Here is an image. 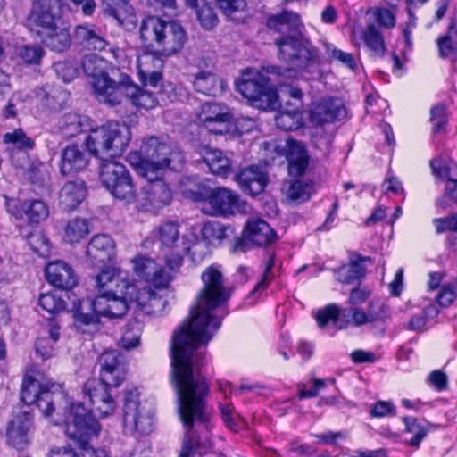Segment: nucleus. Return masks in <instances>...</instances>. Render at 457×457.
I'll use <instances>...</instances> for the list:
<instances>
[{"mask_svg": "<svg viewBox=\"0 0 457 457\" xmlns=\"http://www.w3.org/2000/svg\"><path fill=\"white\" fill-rule=\"evenodd\" d=\"M269 29L282 32L284 30H298L303 27L301 17L298 13L283 10L278 14L270 15L267 20Z\"/></svg>", "mask_w": 457, "mask_h": 457, "instance_id": "38", "label": "nucleus"}, {"mask_svg": "<svg viewBox=\"0 0 457 457\" xmlns=\"http://www.w3.org/2000/svg\"><path fill=\"white\" fill-rule=\"evenodd\" d=\"M99 177L102 184L114 197L126 204H133L136 188L131 175L115 157L99 162Z\"/></svg>", "mask_w": 457, "mask_h": 457, "instance_id": "11", "label": "nucleus"}, {"mask_svg": "<svg viewBox=\"0 0 457 457\" xmlns=\"http://www.w3.org/2000/svg\"><path fill=\"white\" fill-rule=\"evenodd\" d=\"M132 0H104L106 12L113 16L120 23L133 15Z\"/></svg>", "mask_w": 457, "mask_h": 457, "instance_id": "47", "label": "nucleus"}, {"mask_svg": "<svg viewBox=\"0 0 457 457\" xmlns=\"http://www.w3.org/2000/svg\"><path fill=\"white\" fill-rule=\"evenodd\" d=\"M197 16L201 25L206 29H211L217 24V16L210 6H203L197 11Z\"/></svg>", "mask_w": 457, "mask_h": 457, "instance_id": "62", "label": "nucleus"}, {"mask_svg": "<svg viewBox=\"0 0 457 457\" xmlns=\"http://www.w3.org/2000/svg\"><path fill=\"white\" fill-rule=\"evenodd\" d=\"M434 175L445 179V196L457 204V163L446 155L430 161Z\"/></svg>", "mask_w": 457, "mask_h": 457, "instance_id": "23", "label": "nucleus"}, {"mask_svg": "<svg viewBox=\"0 0 457 457\" xmlns=\"http://www.w3.org/2000/svg\"><path fill=\"white\" fill-rule=\"evenodd\" d=\"M282 191L291 201H307L312 194V187L300 180L284 183Z\"/></svg>", "mask_w": 457, "mask_h": 457, "instance_id": "44", "label": "nucleus"}, {"mask_svg": "<svg viewBox=\"0 0 457 457\" xmlns=\"http://www.w3.org/2000/svg\"><path fill=\"white\" fill-rule=\"evenodd\" d=\"M74 39L84 48L104 51L109 46L101 30L93 24L78 25L74 29Z\"/></svg>", "mask_w": 457, "mask_h": 457, "instance_id": "29", "label": "nucleus"}, {"mask_svg": "<svg viewBox=\"0 0 457 457\" xmlns=\"http://www.w3.org/2000/svg\"><path fill=\"white\" fill-rule=\"evenodd\" d=\"M142 324L139 320H133L127 324L126 330L120 338L123 348L129 350L139 344Z\"/></svg>", "mask_w": 457, "mask_h": 457, "instance_id": "50", "label": "nucleus"}, {"mask_svg": "<svg viewBox=\"0 0 457 457\" xmlns=\"http://www.w3.org/2000/svg\"><path fill=\"white\" fill-rule=\"evenodd\" d=\"M130 140L129 128L119 122L91 129L85 145L89 154L100 161L121 155Z\"/></svg>", "mask_w": 457, "mask_h": 457, "instance_id": "8", "label": "nucleus"}, {"mask_svg": "<svg viewBox=\"0 0 457 457\" xmlns=\"http://www.w3.org/2000/svg\"><path fill=\"white\" fill-rule=\"evenodd\" d=\"M129 162L146 180L162 178L165 170H179L184 163L183 154L155 137L142 141L137 152L129 154Z\"/></svg>", "mask_w": 457, "mask_h": 457, "instance_id": "4", "label": "nucleus"}, {"mask_svg": "<svg viewBox=\"0 0 457 457\" xmlns=\"http://www.w3.org/2000/svg\"><path fill=\"white\" fill-rule=\"evenodd\" d=\"M115 255V243L106 234L95 235L89 241L87 257L93 265L104 264L112 260Z\"/></svg>", "mask_w": 457, "mask_h": 457, "instance_id": "25", "label": "nucleus"}, {"mask_svg": "<svg viewBox=\"0 0 457 457\" xmlns=\"http://www.w3.org/2000/svg\"><path fill=\"white\" fill-rule=\"evenodd\" d=\"M236 87L250 104L257 109L276 110L279 106L278 93L270 85V79L260 71L245 70Z\"/></svg>", "mask_w": 457, "mask_h": 457, "instance_id": "10", "label": "nucleus"}, {"mask_svg": "<svg viewBox=\"0 0 457 457\" xmlns=\"http://www.w3.org/2000/svg\"><path fill=\"white\" fill-rule=\"evenodd\" d=\"M217 3L224 14L237 21L241 20L237 14L244 12L246 7L245 0H217Z\"/></svg>", "mask_w": 457, "mask_h": 457, "instance_id": "54", "label": "nucleus"}, {"mask_svg": "<svg viewBox=\"0 0 457 457\" xmlns=\"http://www.w3.org/2000/svg\"><path fill=\"white\" fill-rule=\"evenodd\" d=\"M275 123L282 130H295L303 125V112L298 107L285 108L275 116Z\"/></svg>", "mask_w": 457, "mask_h": 457, "instance_id": "40", "label": "nucleus"}, {"mask_svg": "<svg viewBox=\"0 0 457 457\" xmlns=\"http://www.w3.org/2000/svg\"><path fill=\"white\" fill-rule=\"evenodd\" d=\"M4 142L21 151L32 150L35 146L34 139L27 136L22 129H15L12 132L4 134Z\"/></svg>", "mask_w": 457, "mask_h": 457, "instance_id": "48", "label": "nucleus"}, {"mask_svg": "<svg viewBox=\"0 0 457 457\" xmlns=\"http://www.w3.org/2000/svg\"><path fill=\"white\" fill-rule=\"evenodd\" d=\"M363 40L375 56H382L386 52V45L381 32L374 24H369L363 32Z\"/></svg>", "mask_w": 457, "mask_h": 457, "instance_id": "43", "label": "nucleus"}, {"mask_svg": "<svg viewBox=\"0 0 457 457\" xmlns=\"http://www.w3.org/2000/svg\"><path fill=\"white\" fill-rule=\"evenodd\" d=\"M370 261V257H363L358 253H352L350 254L349 263L335 270L337 275V279L343 284H351L355 280L364 278L366 268L363 262Z\"/></svg>", "mask_w": 457, "mask_h": 457, "instance_id": "33", "label": "nucleus"}, {"mask_svg": "<svg viewBox=\"0 0 457 457\" xmlns=\"http://www.w3.org/2000/svg\"><path fill=\"white\" fill-rule=\"evenodd\" d=\"M89 162V154L83 145H70L62 153L61 172L63 175L84 170Z\"/></svg>", "mask_w": 457, "mask_h": 457, "instance_id": "28", "label": "nucleus"}, {"mask_svg": "<svg viewBox=\"0 0 457 457\" xmlns=\"http://www.w3.org/2000/svg\"><path fill=\"white\" fill-rule=\"evenodd\" d=\"M81 67L85 74L92 79L94 94L99 102L108 104L120 96V80L110 77L114 69L104 58L96 54H87L82 58Z\"/></svg>", "mask_w": 457, "mask_h": 457, "instance_id": "9", "label": "nucleus"}, {"mask_svg": "<svg viewBox=\"0 0 457 457\" xmlns=\"http://www.w3.org/2000/svg\"><path fill=\"white\" fill-rule=\"evenodd\" d=\"M324 46L326 54L331 61H337L351 71L357 69V62L353 54L338 49L329 43H325Z\"/></svg>", "mask_w": 457, "mask_h": 457, "instance_id": "49", "label": "nucleus"}, {"mask_svg": "<svg viewBox=\"0 0 457 457\" xmlns=\"http://www.w3.org/2000/svg\"><path fill=\"white\" fill-rule=\"evenodd\" d=\"M6 210L17 219L27 218L31 223H39L49 214L47 205L41 200L21 202L16 198L6 200Z\"/></svg>", "mask_w": 457, "mask_h": 457, "instance_id": "20", "label": "nucleus"}, {"mask_svg": "<svg viewBox=\"0 0 457 457\" xmlns=\"http://www.w3.org/2000/svg\"><path fill=\"white\" fill-rule=\"evenodd\" d=\"M439 55L442 58H457V42H453L450 35L437 39Z\"/></svg>", "mask_w": 457, "mask_h": 457, "instance_id": "60", "label": "nucleus"}, {"mask_svg": "<svg viewBox=\"0 0 457 457\" xmlns=\"http://www.w3.org/2000/svg\"><path fill=\"white\" fill-rule=\"evenodd\" d=\"M88 127L87 118L73 112L64 114L59 120V129L67 138L86 131Z\"/></svg>", "mask_w": 457, "mask_h": 457, "instance_id": "39", "label": "nucleus"}, {"mask_svg": "<svg viewBox=\"0 0 457 457\" xmlns=\"http://www.w3.org/2000/svg\"><path fill=\"white\" fill-rule=\"evenodd\" d=\"M153 235L159 241L161 246L174 247L179 240V224L174 221L164 222L154 230Z\"/></svg>", "mask_w": 457, "mask_h": 457, "instance_id": "41", "label": "nucleus"}, {"mask_svg": "<svg viewBox=\"0 0 457 457\" xmlns=\"http://www.w3.org/2000/svg\"><path fill=\"white\" fill-rule=\"evenodd\" d=\"M100 378L107 385L113 387L119 386L125 378L126 368L123 356L116 350H109L103 353L99 358Z\"/></svg>", "mask_w": 457, "mask_h": 457, "instance_id": "17", "label": "nucleus"}, {"mask_svg": "<svg viewBox=\"0 0 457 457\" xmlns=\"http://www.w3.org/2000/svg\"><path fill=\"white\" fill-rule=\"evenodd\" d=\"M202 156L213 174L226 178L231 172V162L220 150L205 148Z\"/></svg>", "mask_w": 457, "mask_h": 457, "instance_id": "37", "label": "nucleus"}, {"mask_svg": "<svg viewBox=\"0 0 457 457\" xmlns=\"http://www.w3.org/2000/svg\"><path fill=\"white\" fill-rule=\"evenodd\" d=\"M21 59L28 64L38 63L44 54L43 49L38 46H21L17 49Z\"/></svg>", "mask_w": 457, "mask_h": 457, "instance_id": "56", "label": "nucleus"}, {"mask_svg": "<svg viewBox=\"0 0 457 457\" xmlns=\"http://www.w3.org/2000/svg\"><path fill=\"white\" fill-rule=\"evenodd\" d=\"M87 195V187L82 179L66 182L59 195L60 204L65 211H71L79 206Z\"/></svg>", "mask_w": 457, "mask_h": 457, "instance_id": "32", "label": "nucleus"}, {"mask_svg": "<svg viewBox=\"0 0 457 457\" xmlns=\"http://www.w3.org/2000/svg\"><path fill=\"white\" fill-rule=\"evenodd\" d=\"M112 387L113 386L96 378L88 379L85 383L83 392L92 406L90 411L86 408L85 410L93 419L92 413L100 418H106L114 413L117 405L111 392ZM95 420L97 421L96 418Z\"/></svg>", "mask_w": 457, "mask_h": 457, "instance_id": "14", "label": "nucleus"}, {"mask_svg": "<svg viewBox=\"0 0 457 457\" xmlns=\"http://www.w3.org/2000/svg\"><path fill=\"white\" fill-rule=\"evenodd\" d=\"M54 425H63L64 432L75 446L71 445L53 449L49 457H109L104 449H94L89 442L97 437L102 428L98 421L85 410L83 403L71 405L69 412L54 419Z\"/></svg>", "mask_w": 457, "mask_h": 457, "instance_id": "2", "label": "nucleus"}, {"mask_svg": "<svg viewBox=\"0 0 457 457\" xmlns=\"http://www.w3.org/2000/svg\"><path fill=\"white\" fill-rule=\"evenodd\" d=\"M129 284L133 287L132 294H130L131 303L134 302L140 307H155L158 303L162 302L150 287H138L131 279H129Z\"/></svg>", "mask_w": 457, "mask_h": 457, "instance_id": "45", "label": "nucleus"}, {"mask_svg": "<svg viewBox=\"0 0 457 457\" xmlns=\"http://www.w3.org/2000/svg\"><path fill=\"white\" fill-rule=\"evenodd\" d=\"M198 119L205 129L216 135H223L230 130L231 114L227 105L215 102L202 104Z\"/></svg>", "mask_w": 457, "mask_h": 457, "instance_id": "16", "label": "nucleus"}, {"mask_svg": "<svg viewBox=\"0 0 457 457\" xmlns=\"http://www.w3.org/2000/svg\"><path fill=\"white\" fill-rule=\"evenodd\" d=\"M195 201L205 202L209 204L211 215L226 216L233 214L236 211L239 212H247L248 204L245 202H240L237 194L226 187L202 188L193 192Z\"/></svg>", "mask_w": 457, "mask_h": 457, "instance_id": "12", "label": "nucleus"}, {"mask_svg": "<svg viewBox=\"0 0 457 457\" xmlns=\"http://www.w3.org/2000/svg\"><path fill=\"white\" fill-rule=\"evenodd\" d=\"M339 310L335 304H329L317 312L315 319L320 328H324L329 321L336 322L338 319Z\"/></svg>", "mask_w": 457, "mask_h": 457, "instance_id": "58", "label": "nucleus"}, {"mask_svg": "<svg viewBox=\"0 0 457 457\" xmlns=\"http://www.w3.org/2000/svg\"><path fill=\"white\" fill-rule=\"evenodd\" d=\"M67 1L35 0L28 16L30 31L54 52L65 51L71 43L69 28L61 15V8Z\"/></svg>", "mask_w": 457, "mask_h": 457, "instance_id": "3", "label": "nucleus"}, {"mask_svg": "<svg viewBox=\"0 0 457 457\" xmlns=\"http://www.w3.org/2000/svg\"><path fill=\"white\" fill-rule=\"evenodd\" d=\"M38 303L42 309L52 314L59 312L68 307L69 304L61 296L54 293L41 294Z\"/></svg>", "mask_w": 457, "mask_h": 457, "instance_id": "52", "label": "nucleus"}, {"mask_svg": "<svg viewBox=\"0 0 457 457\" xmlns=\"http://www.w3.org/2000/svg\"><path fill=\"white\" fill-rule=\"evenodd\" d=\"M346 110L340 99L328 98L316 104L310 112V120L313 125L321 126L337 120H342Z\"/></svg>", "mask_w": 457, "mask_h": 457, "instance_id": "24", "label": "nucleus"}, {"mask_svg": "<svg viewBox=\"0 0 457 457\" xmlns=\"http://www.w3.org/2000/svg\"><path fill=\"white\" fill-rule=\"evenodd\" d=\"M430 120L433 123V132L439 133L447 123L445 107L443 104L436 105L430 110Z\"/></svg>", "mask_w": 457, "mask_h": 457, "instance_id": "59", "label": "nucleus"}, {"mask_svg": "<svg viewBox=\"0 0 457 457\" xmlns=\"http://www.w3.org/2000/svg\"><path fill=\"white\" fill-rule=\"evenodd\" d=\"M123 422L130 431L146 435L152 431L154 415L145 411L139 402V392L136 388L125 392L123 399Z\"/></svg>", "mask_w": 457, "mask_h": 457, "instance_id": "13", "label": "nucleus"}, {"mask_svg": "<svg viewBox=\"0 0 457 457\" xmlns=\"http://www.w3.org/2000/svg\"><path fill=\"white\" fill-rule=\"evenodd\" d=\"M436 225V232L441 234L446 230L453 233L457 232V213L453 214L451 217L439 218L434 220Z\"/></svg>", "mask_w": 457, "mask_h": 457, "instance_id": "64", "label": "nucleus"}, {"mask_svg": "<svg viewBox=\"0 0 457 457\" xmlns=\"http://www.w3.org/2000/svg\"><path fill=\"white\" fill-rule=\"evenodd\" d=\"M275 44L278 49V59L288 63L290 67L283 69L276 65H267L262 68L266 73L278 78H291L296 71L309 68L316 59L315 51L301 36H284L277 39Z\"/></svg>", "mask_w": 457, "mask_h": 457, "instance_id": "7", "label": "nucleus"}, {"mask_svg": "<svg viewBox=\"0 0 457 457\" xmlns=\"http://www.w3.org/2000/svg\"><path fill=\"white\" fill-rule=\"evenodd\" d=\"M88 232L87 220L82 218H74L67 222L64 228L63 239L71 245L76 244L84 238Z\"/></svg>", "mask_w": 457, "mask_h": 457, "instance_id": "42", "label": "nucleus"}, {"mask_svg": "<svg viewBox=\"0 0 457 457\" xmlns=\"http://www.w3.org/2000/svg\"><path fill=\"white\" fill-rule=\"evenodd\" d=\"M148 184L143 187L140 195H135L137 209L143 211H157L171 201V192L162 178L154 180H147Z\"/></svg>", "mask_w": 457, "mask_h": 457, "instance_id": "15", "label": "nucleus"}, {"mask_svg": "<svg viewBox=\"0 0 457 457\" xmlns=\"http://www.w3.org/2000/svg\"><path fill=\"white\" fill-rule=\"evenodd\" d=\"M374 15L379 26L385 29H392L395 26V15L393 11L386 8H378Z\"/></svg>", "mask_w": 457, "mask_h": 457, "instance_id": "61", "label": "nucleus"}, {"mask_svg": "<svg viewBox=\"0 0 457 457\" xmlns=\"http://www.w3.org/2000/svg\"><path fill=\"white\" fill-rule=\"evenodd\" d=\"M33 418L29 411L14 412L12 420L8 423L6 436L10 445L17 449H23L29 443V433L32 428Z\"/></svg>", "mask_w": 457, "mask_h": 457, "instance_id": "19", "label": "nucleus"}, {"mask_svg": "<svg viewBox=\"0 0 457 457\" xmlns=\"http://www.w3.org/2000/svg\"><path fill=\"white\" fill-rule=\"evenodd\" d=\"M201 278L204 287L191 310V317L174 332L170 345L171 381L178 395L179 413L187 428L180 454H192L197 450L199 443L195 438L193 424L208 420L205 398L209 387L199 370L204 356L199 349L220 328V320L212 312L229 297L222 274L216 268H207Z\"/></svg>", "mask_w": 457, "mask_h": 457, "instance_id": "1", "label": "nucleus"}, {"mask_svg": "<svg viewBox=\"0 0 457 457\" xmlns=\"http://www.w3.org/2000/svg\"><path fill=\"white\" fill-rule=\"evenodd\" d=\"M228 230L229 228H227L219 222H211L206 223L203 227L202 233L206 239H217L220 241L221 239L228 237Z\"/></svg>", "mask_w": 457, "mask_h": 457, "instance_id": "57", "label": "nucleus"}, {"mask_svg": "<svg viewBox=\"0 0 457 457\" xmlns=\"http://www.w3.org/2000/svg\"><path fill=\"white\" fill-rule=\"evenodd\" d=\"M21 400L27 405L36 404L46 416L54 419L69 412L70 407L79 402H70L62 386L54 382H42L37 378L27 375L21 389Z\"/></svg>", "mask_w": 457, "mask_h": 457, "instance_id": "6", "label": "nucleus"}, {"mask_svg": "<svg viewBox=\"0 0 457 457\" xmlns=\"http://www.w3.org/2000/svg\"><path fill=\"white\" fill-rule=\"evenodd\" d=\"M225 82L216 74L210 71H199L194 79L195 88L206 96H218L225 89Z\"/></svg>", "mask_w": 457, "mask_h": 457, "instance_id": "36", "label": "nucleus"}, {"mask_svg": "<svg viewBox=\"0 0 457 457\" xmlns=\"http://www.w3.org/2000/svg\"><path fill=\"white\" fill-rule=\"evenodd\" d=\"M53 69L58 78L65 83L73 80L78 74L77 63L73 61H60L53 65Z\"/></svg>", "mask_w": 457, "mask_h": 457, "instance_id": "55", "label": "nucleus"}, {"mask_svg": "<svg viewBox=\"0 0 457 457\" xmlns=\"http://www.w3.org/2000/svg\"><path fill=\"white\" fill-rule=\"evenodd\" d=\"M99 295L95 298L96 312L102 316H123L131 303L132 286L126 271L116 267L102 270L95 278Z\"/></svg>", "mask_w": 457, "mask_h": 457, "instance_id": "5", "label": "nucleus"}, {"mask_svg": "<svg viewBox=\"0 0 457 457\" xmlns=\"http://www.w3.org/2000/svg\"><path fill=\"white\" fill-rule=\"evenodd\" d=\"M70 312H73V318L78 327L95 325L99 322L100 312H96L95 300L72 299Z\"/></svg>", "mask_w": 457, "mask_h": 457, "instance_id": "34", "label": "nucleus"}, {"mask_svg": "<svg viewBox=\"0 0 457 457\" xmlns=\"http://www.w3.org/2000/svg\"><path fill=\"white\" fill-rule=\"evenodd\" d=\"M244 237L259 246H265L276 240V232L262 219H252L244 229Z\"/></svg>", "mask_w": 457, "mask_h": 457, "instance_id": "30", "label": "nucleus"}, {"mask_svg": "<svg viewBox=\"0 0 457 457\" xmlns=\"http://www.w3.org/2000/svg\"><path fill=\"white\" fill-rule=\"evenodd\" d=\"M368 318L370 323L386 322L390 319L389 307L381 301H370L368 304Z\"/></svg>", "mask_w": 457, "mask_h": 457, "instance_id": "53", "label": "nucleus"}, {"mask_svg": "<svg viewBox=\"0 0 457 457\" xmlns=\"http://www.w3.org/2000/svg\"><path fill=\"white\" fill-rule=\"evenodd\" d=\"M118 87H121L120 96L115 102H109L107 105H118L125 97L129 98L133 105L144 109H153L159 103L157 97L152 92L135 85L128 76L122 77Z\"/></svg>", "mask_w": 457, "mask_h": 457, "instance_id": "18", "label": "nucleus"}, {"mask_svg": "<svg viewBox=\"0 0 457 457\" xmlns=\"http://www.w3.org/2000/svg\"><path fill=\"white\" fill-rule=\"evenodd\" d=\"M162 60L152 53H144L137 58L139 77L153 71L162 70Z\"/></svg>", "mask_w": 457, "mask_h": 457, "instance_id": "51", "label": "nucleus"}, {"mask_svg": "<svg viewBox=\"0 0 457 457\" xmlns=\"http://www.w3.org/2000/svg\"><path fill=\"white\" fill-rule=\"evenodd\" d=\"M402 420L405 425V431L413 435L408 443L409 445L418 448L427 436L428 430L416 418L405 416Z\"/></svg>", "mask_w": 457, "mask_h": 457, "instance_id": "46", "label": "nucleus"}, {"mask_svg": "<svg viewBox=\"0 0 457 457\" xmlns=\"http://www.w3.org/2000/svg\"><path fill=\"white\" fill-rule=\"evenodd\" d=\"M167 22L162 19L150 16L142 21L140 26V38L147 48H158L162 34L165 32Z\"/></svg>", "mask_w": 457, "mask_h": 457, "instance_id": "35", "label": "nucleus"}, {"mask_svg": "<svg viewBox=\"0 0 457 457\" xmlns=\"http://www.w3.org/2000/svg\"><path fill=\"white\" fill-rule=\"evenodd\" d=\"M132 262L135 273L155 287H165L171 279L170 273L150 258L139 256L133 259Z\"/></svg>", "mask_w": 457, "mask_h": 457, "instance_id": "22", "label": "nucleus"}, {"mask_svg": "<svg viewBox=\"0 0 457 457\" xmlns=\"http://www.w3.org/2000/svg\"><path fill=\"white\" fill-rule=\"evenodd\" d=\"M187 40V35L183 28L175 21L166 24L165 32L162 34V39L157 48L161 54L170 56L179 51Z\"/></svg>", "mask_w": 457, "mask_h": 457, "instance_id": "27", "label": "nucleus"}, {"mask_svg": "<svg viewBox=\"0 0 457 457\" xmlns=\"http://www.w3.org/2000/svg\"><path fill=\"white\" fill-rule=\"evenodd\" d=\"M236 180L243 192L253 196L265 190L269 175L262 166L252 164L241 169L236 175Z\"/></svg>", "mask_w": 457, "mask_h": 457, "instance_id": "21", "label": "nucleus"}, {"mask_svg": "<svg viewBox=\"0 0 457 457\" xmlns=\"http://www.w3.org/2000/svg\"><path fill=\"white\" fill-rule=\"evenodd\" d=\"M287 146L288 173L294 177H300L309 165L307 150L302 142L292 139L287 141Z\"/></svg>", "mask_w": 457, "mask_h": 457, "instance_id": "31", "label": "nucleus"}, {"mask_svg": "<svg viewBox=\"0 0 457 457\" xmlns=\"http://www.w3.org/2000/svg\"><path fill=\"white\" fill-rule=\"evenodd\" d=\"M47 281L55 287L71 290L77 284L72 268L62 261L49 263L46 268Z\"/></svg>", "mask_w": 457, "mask_h": 457, "instance_id": "26", "label": "nucleus"}, {"mask_svg": "<svg viewBox=\"0 0 457 457\" xmlns=\"http://www.w3.org/2000/svg\"><path fill=\"white\" fill-rule=\"evenodd\" d=\"M25 176L32 184L37 186H42L47 179V174L43 164L30 167L26 171Z\"/></svg>", "mask_w": 457, "mask_h": 457, "instance_id": "63", "label": "nucleus"}]
</instances>
